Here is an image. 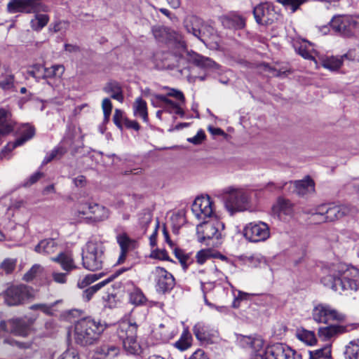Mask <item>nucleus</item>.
I'll list each match as a JSON object with an SVG mask.
<instances>
[{
    "instance_id": "nucleus-1",
    "label": "nucleus",
    "mask_w": 359,
    "mask_h": 359,
    "mask_svg": "<svg viewBox=\"0 0 359 359\" xmlns=\"http://www.w3.org/2000/svg\"><path fill=\"white\" fill-rule=\"evenodd\" d=\"M322 272L320 282L335 292L359 289V270L353 266L332 263L323 266Z\"/></svg>"
},
{
    "instance_id": "nucleus-2",
    "label": "nucleus",
    "mask_w": 359,
    "mask_h": 359,
    "mask_svg": "<svg viewBox=\"0 0 359 359\" xmlns=\"http://www.w3.org/2000/svg\"><path fill=\"white\" fill-rule=\"evenodd\" d=\"M106 325L90 318L79 320L74 325L75 341L81 346L92 345L97 341Z\"/></svg>"
},
{
    "instance_id": "nucleus-3",
    "label": "nucleus",
    "mask_w": 359,
    "mask_h": 359,
    "mask_svg": "<svg viewBox=\"0 0 359 359\" xmlns=\"http://www.w3.org/2000/svg\"><path fill=\"white\" fill-rule=\"evenodd\" d=\"M138 325L128 320H121L116 327V333L122 341L126 351L131 355H139L142 348L137 340Z\"/></svg>"
},
{
    "instance_id": "nucleus-4",
    "label": "nucleus",
    "mask_w": 359,
    "mask_h": 359,
    "mask_svg": "<svg viewBox=\"0 0 359 359\" xmlns=\"http://www.w3.org/2000/svg\"><path fill=\"white\" fill-rule=\"evenodd\" d=\"M105 247L97 239L86 243L82 252V262L84 268L89 271L101 269L104 259Z\"/></svg>"
},
{
    "instance_id": "nucleus-5",
    "label": "nucleus",
    "mask_w": 359,
    "mask_h": 359,
    "mask_svg": "<svg viewBox=\"0 0 359 359\" xmlns=\"http://www.w3.org/2000/svg\"><path fill=\"white\" fill-rule=\"evenodd\" d=\"M224 224L216 217L205 220L196 226L198 241L206 245H217L222 239Z\"/></svg>"
},
{
    "instance_id": "nucleus-6",
    "label": "nucleus",
    "mask_w": 359,
    "mask_h": 359,
    "mask_svg": "<svg viewBox=\"0 0 359 359\" xmlns=\"http://www.w3.org/2000/svg\"><path fill=\"white\" fill-rule=\"evenodd\" d=\"M330 25L334 32L343 37L351 38L359 34V19L353 16L335 15Z\"/></svg>"
},
{
    "instance_id": "nucleus-7",
    "label": "nucleus",
    "mask_w": 359,
    "mask_h": 359,
    "mask_svg": "<svg viewBox=\"0 0 359 359\" xmlns=\"http://www.w3.org/2000/svg\"><path fill=\"white\" fill-rule=\"evenodd\" d=\"M224 205L231 215L247 209L248 196L241 189L228 187L224 191Z\"/></svg>"
},
{
    "instance_id": "nucleus-8",
    "label": "nucleus",
    "mask_w": 359,
    "mask_h": 359,
    "mask_svg": "<svg viewBox=\"0 0 359 359\" xmlns=\"http://www.w3.org/2000/svg\"><path fill=\"white\" fill-rule=\"evenodd\" d=\"M250 359H302V356L286 344H275L251 356Z\"/></svg>"
},
{
    "instance_id": "nucleus-9",
    "label": "nucleus",
    "mask_w": 359,
    "mask_h": 359,
    "mask_svg": "<svg viewBox=\"0 0 359 359\" xmlns=\"http://www.w3.org/2000/svg\"><path fill=\"white\" fill-rule=\"evenodd\" d=\"M6 10L11 14L16 13H36L47 12L48 7L40 2V0H10Z\"/></svg>"
},
{
    "instance_id": "nucleus-10",
    "label": "nucleus",
    "mask_w": 359,
    "mask_h": 359,
    "mask_svg": "<svg viewBox=\"0 0 359 359\" xmlns=\"http://www.w3.org/2000/svg\"><path fill=\"white\" fill-rule=\"evenodd\" d=\"M339 205L322 204L311 212V219L316 223L333 222L342 217Z\"/></svg>"
},
{
    "instance_id": "nucleus-11",
    "label": "nucleus",
    "mask_w": 359,
    "mask_h": 359,
    "mask_svg": "<svg viewBox=\"0 0 359 359\" xmlns=\"http://www.w3.org/2000/svg\"><path fill=\"white\" fill-rule=\"evenodd\" d=\"M5 302L8 306H18L32 298L31 287L25 285H12L5 292Z\"/></svg>"
},
{
    "instance_id": "nucleus-12",
    "label": "nucleus",
    "mask_w": 359,
    "mask_h": 359,
    "mask_svg": "<svg viewBox=\"0 0 359 359\" xmlns=\"http://www.w3.org/2000/svg\"><path fill=\"white\" fill-rule=\"evenodd\" d=\"M243 236L252 243L263 242L270 237V229L263 222H250L243 229Z\"/></svg>"
},
{
    "instance_id": "nucleus-13",
    "label": "nucleus",
    "mask_w": 359,
    "mask_h": 359,
    "mask_svg": "<svg viewBox=\"0 0 359 359\" xmlns=\"http://www.w3.org/2000/svg\"><path fill=\"white\" fill-rule=\"evenodd\" d=\"M191 211L198 220L215 218L213 202L209 196L197 197L192 203Z\"/></svg>"
},
{
    "instance_id": "nucleus-14",
    "label": "nucleus",
    "mask_w": 359,
    "mask_h": 359,
    "mask_svg": "<svg viewBox=\"0 0 359 359\" xmlns=\"http://www.w3.org/2000/svg\"><path fill=\"white\" fill-rule=\"evenodd\" d=\"M312 316L316 322L325 324L332 320L343 321L344 320L343 314L325 304H317L313 309Z\"/></svg>"
},
{
    "instance_id": "nucleus-15",
    "label": "nucleus",
    "mask_w": 359,
    "mask_h": 359,
    "mask_svg": "<svg viewBox=\"0 0 359 359\" xmlns=\"http://www.w3.org/2000/svg\"><path fill=\"white\" fill-rule=\"evenodd\" d=\"M179 48L178 55L180 58H186L189 62H191L201 68H211L216 65V63L209 57H204L194 51H189L184 42L180 41L177 43Z\"/></svg>"
},
{
    "instance_id": "nucleus-16",
    "label": "nucleus",
    "mask_w": 359,
    "mask_h": 359,
    "mask_svg": "<svg viewBox=\"0 0 359 359\" xmlns=\"http://www.w3.org/2000/svg\"><path fill=\"white\" fill-rule=\"evenodd\" d=\"M154 277L156 290L165 293L171 290L175 286V278L173 276L164 268L156 266L152 271Z\"/></svg>"
},
{
    "instance_id": "nucleus-17",
    "label": "nucleus",
    "mask_w": 359,
    "mask_h": 359,
    "mask_svg": "<svg viewBox=\"0 0 359 359\" xmlns=\"http://www.w3.org/2000/svg\"><path fill=\"white\" fill-rule=\"evenodd\" d=\"M0 330L20 337H27L30 332V326L22 319H10L0 322Z\"/></svg>"
},
{
    "instance_id": "nucleus-18",
    "label": "nucleus",
    "mask_w": 359,
    "mask_h": 359,
    "mask_svg": "<svg viewBox=\"0 0 359 359\" xmlns=\"http://www.w3.org/2000/svg\"><path fill=\"white\" fill-rule=\"evenodd\" d=\"M256 22L259 25H267L272 24L276 19V13L268 3L260 4L253 10Z\"/></svg>"
},
{
    "instance_id": "nucleus-19",
    "label": "nucleus",
    "mask_w": 359,
    "mask_h": 359,
    "mask_svg": "<svg viewBox=\"0 0 359 359\" xmlns=\"http://www.w3.org/2000/svg\"><path fill=\"white\" fill-rule=\"evenodd\" d=\"M116 238L121 249L116 264H121L125 262L128 252L135 250L137 243L135 240L131 239L126 233L118 234Z\"/></svg>"
},
{
    "instance_id": "nucleus-20",
    "label": "nucleus",
    "mask_w": 359,
    "mask_h": 359,
    "mask_svg": "<svg viewBox=\"0 0 359 359\" xmlns=\"http://www.w3.org/2000/svg\"><path fill=\"white\" fill-rule=\"evenodd\" d=\"M177 334V328L176 324L170 320L160 324L158 327L154 331V337L163 343L168 342Z\"/></svg>"
},
{
    "instance_id": "nucleus-21",
    "label": "nucleus",
    "mask_w": 359,
    "mask_h": 359,
    "mask_svg": "<svg viewBox=\"0 0 359 359\" xmlns=\"http://www.w3.org/2000/svg\"><path fill=\"white\" fill-rule=\"evenodd\" d=\"M184 23L185 28L189 33H191L194 36L203 41V37L206 27L203 25L201 18L196 16H191L185 20Z\"/></svg>"
},
{
    "instance_id": "nucleus-22",
    "label": "nucleus",
    "mask_w": 359,
    "mask_h": 359,
    "mask_svg": "<svg viewBox=\"0 0 359 359\" xmlns=\"http://www.w3.org/2000/svg\"><path fill=\"white\" fill-rule=\"evenodd\" d=\"M126 269H121L118 271H117L114 274L111 275L109 277H108L107 279L91 286L88 288L86 289L83 292L82 298L85 302H89L93 296L102 287H104L106 284L109 283V282L112 281L115 278H116L118 276H119L121 273H122L123 271H126Z\"/></svg>"
},
{
    "instance_id": "nucleus-23",
    "label": "nucleus",
    "mask_w": 359,
    "mask_h": 359,
    "mask_svg": "<svg viewBox=\"0 0 359 359\" xmlns=\"http://www.w3.org/2000/svg\"><path fill=\"white\" fill-rule=\"evenodd\" d=\"M193 332L199 341L207 342L211 341L217 334L215 330L203 323L196 324L193 328Z\"/></svg>"
},
{
    "instance_id": "nucleus-24",
    "label": "nucleus",
    "mask_w": 359,
    "mask_h": 359,
    "mask_svg": "<svg viewBox=\"0 0 359 359\" xmlns=\"http://www.w3.org/2000/svg\"><path fill=\"white\" fill-rule=\"evenodd\" d=\"M20 136L13 142H9L6 149L12 151L15 147L22 145L25 142L33 137L34 135V129L29 125L24 126L21 130Z\"/></svg>"
},
{
    "instance_id": "nucleus-25",
    "label": "nucleus",
    "mask_w": 359,
    "mask_h": 359,
    "mask_svg": "<svg viewBox=\"0 0 359 359\" xmlns=\"http://www.w3.org/2000/svg\"><path fill=\"white\" fill-rule=\"evenodd\" d=\"M347 58V54L340 56H323L321 57V64L325 69L337 71L341 67L344 60Z\"/></svg>"
},
{
    "instance_id": "nucleus-26",
    "label": "nucleus",
    "mask_w": 359,
    "mask_h": 359,
    "mask_svg": "<svg viewBox=\"0 0 359 359\" xmlns=\"http://www.w3.org/2000/svg\"><path fill=\"white\" fill-rule=\"evenodd\" d=\"M51 260L58 263L61 268L67 273H70L72 270L76 269L74 260L71 254L61 252L57 256L51 258Z\"/></svg>"
},
{
    "instance_id": "nucleus-27",
    "label": "nucleus",
    "mask_w": 359,
    "mask_h": 359,
    "mask_svg": "<svg viewBox=\"0 0 359 359\" xmlns=\"http://www.w3.org/2000/svg\"><path fill=\"white\" fill-rule=\"evenodd\" d=\"M346 328L340 325H330L318 329V336L323 341H327L338 334L344 332Z\"/></svg>"
},
{
    "instance_id": "nucleus-28",
    "label": "nucleus",
    "mask_w": 359,
    "mask_h": 359,
    "mask_svg": "<svg viewBox=\"0 0 359 359\" xmlns=\"http://www.w3.org/2000/svg\"><path fill=\"white\" fill-rule=\"evenodd\" d=\"M14 121L11 113L4 109H0V135H6L13 130Z\"/></svg>"
},
{
    "instance_id": "nucleus-29",
    "label": "nucleus",
    "mask_w": 359,
    "mask_h": 359,
    "mask_svg": "<svg viewBox=\"0 0 359 359\" xmlns=\"http://www.w3.org/2000/svg\"><path fill=\"white\" fill-rule=\"evenodd\" d=\"M58 245L53 238H47L41 241L35 247L34 250L37 253L50 255L55 253L57 250Z\"/></svg>"
},
{
    "instance_id": "nucleus-30",
    "label": "nucleus",
    "mask_w": 359,
    "mask_h": 359,
    "mask_svg": "<svg viewBox=\"0 0 359 359\" xmlns=\"http://www.w3.org/2000/svg\"><path fill=\"white\" fill-rule=\"evenodd\" d=\"M90 217L95 222H100L107 219L109 216V211L104 206L96 203H91Z\"/></svg>"
},
{
    "instance_id": "nucleus-31",
    "label": "nucleus",
    "mask_w": 359,
    "mask_h": 359,
    "mask_svg": "<svg viewBox=\"0 0 359 359\" xmlns=\"http://www.w3.org/2000/svg\"><path fill=\"white\" fill-rule=\"evenodd\" d=\"M221 22L224 27L229 29H241L245 26V20L237 15L224 16Z\"/></svg>"
},
{
    "instance_id": "nucleus-32",
    "label": "nucleus",
    "mask_w": 359,
    "mask_h": 359,
    "mask_svg": "<svg viewBox=\"0 0 359 359\" xmlns=\"http://www.w3.org/2000/svg\"><path fill=\"white\" fill-rule=\"evenodd\" d=\"M294 184L295 191L299 195H305L309 193H312L315 190L314 182L309 177L302 180L295 181Z\"/></svg>"
},
{
    "instance_id": "nucleus-33",
    "label": "nucleus",
    "mask_w": 359,
    "mask_h": 359,
    "mask_svg": "<svg viewBox=\"0 0 359 359\" xmlns=\"http://www.w3.org/2000/svg\"><path fill=\"white\" fill-rule=\"evenodd\" d=\"M151 102L154 106L163 107L164 111L168 112L177 104L163 95H154Z\"/></svg>"
},
{
    "instance_id": "nucleus-34",
    "label": "nucleus",
    "mask_w": 359,
    "mask_h": 359,
    "mask_svg": "<svg viewBox=\"0 0 359 359\" xmlns=\"http://www.w3.org/2000/svg\"><path fill=\"white\" fill-rule=\"evenodd\" d=\"M133 107L135 116L141 117L144 122L148 121L147 102L142 97L135 99Z\"/></svg>"
},
{
    "instance_id": "nucleus-35",
    "label": "nucleus",
    "mask_w": 359,
    "mask_h": 359,
    "mask_svg": "<svg viewBox=\"0 0 359 359\" xmlns=\"http://www.w3.org/2000/svg\"><path fill=\"white\" fill-rule=\"evenodd\" d=\"M309 359H332V346L326 344L321 348L309 351Z\"/></svg>"
},
{
    "instance_id": "nucleus-36",
    "label": "nucleus",
    "mask_w": 359,
    "mask_h": 359,
    "mask_svg": "<svg viewBox=\"0 0 359 359\" xmlns=\"http://www.w3.org/2000/svg\"><path fill=\"white\" fill-rule=\"evenodd\" d=\"M96 353L102 358H113L118 355L119 348L114 344H103L97 348Z\"/></svg>"
},
{
    "instance_id": "nucleus-37",
    "label": "nucleus",
    "mask_w": 359,
    "mask_h": 359,
    "mask_svg": "<svg viewBox=\"0 0 359 359\" xmlns=\"http://www.w3.org/2000/svg\"><path fill=\"white\" fill-rule=\"evenodd\" d=\"M104 90L111 95V98L122 102L123 101V95L121 86L115 81L109 82L104 88Z\"/></svg>"
},
{
    "instance_id": "nucleus-38",
    "label": "nucleus",
    "mask_w": 359,
    "mask_h": 359,
    "mask_svg": "<svg viewBox=\"0 0 359 359\" xmlns=\"http://www.w3.org/2000/svg\"><path fill=\"white\" fill-rule=\"evenodd\" d=\"M192 337L188 329L184 330L179 340L175 342L174 346L181 351L187 350L191 346Z\"/></svg>"
},
{
    "instance_id": "nucleus-39",
    "label": "nucleus",
    "mask_w": 359,
    "mask_h": 359,
    "mask_svg": "<svg viewBox=\"0 0 359 359\" xmlns=\"http://www.w3.org/2000/svg\"><path fill=\"white\" fill-rule=\"evenodd\" d=\"M91 203L92 202L87 201L85 203H78L72 211L74 219L80 220L84 217H88V215H90V209L89 207H91Z\"/></svg>"
},
{
    "instance_id": "nucleus-40",
    "label": "nucleus",
    "mask_w": 359,
    "mask_h": 359,
    "mask_svg": "<svg viewBox=\"0 0 359 359\" xmlns=\"http://www.w3.org/2000/svg\"><path fill=\"white\" fill-rule=\"evenodd\" d=\"M34 14V17L30 21V26L33 30L39 32L46 26L49 21V17L46 14L39 13Z\"/></svg>"
},
{
    "instance_id": "nucleus-41",
    "label": "nucleus",
    "mask_w": 359,
    "mask_h": 359,
    "mask_svg": "<svg viewBox=\"0 0 359 359\" xmlns=\"http://www.w3.org/2000/svg\"><path fill=\"white\" fill-rule=\"evenodd\" d=\"M241 341L243 346H246L255 351V353L252 355L264 351L262 349L263 341L260 339H255L250 337L244 336L242 337Z\"/></svg>"
},
{
    "instance_id": "nucleus-42",
    "label": "nucleus",
    "mask_w": 359,
    "mask_h": 359,
    "mask_svg": "<svg viewBox=\"0 0 359 359\" xmlns=\"http://www.w3.org/2000/svg\"><path fill=\"white\" fill-rule=\"evenodd\" d=\"M344 356L346 359H359V339L349 342L346 346Z\"/></svg>"
},
{
    "instance_id": "nucleus-43",
    "label": "nucleus",
    "mask_w": 359,
    "mask_h": 359,
    "mask_svg": "<svg viewBox=\"0 0 359 359\" xmlns=\"http://www.w3.org/2000/svg\"><path fill=\"white\" fill-rule=\"evenodd\" d=\"M296 336L298 339L309 346H313L317 342L315 334L311 331L304 329L297 330Z\"/></svg>"
},
{
    "instance_id": "nucleus-44",
    "label": "nucleus",
    "mask_w": 359,
    "mask_h": 359,
    "mask_svg": "<svg viewBox=\"0 0 359 359\" xmlns=\"http://www.w3.org/2000/svg\"><path fill=\"white\" fill-rule=\"evenodd\" d=\"M130 302L135 305H142L147 301L143 292L138 287H134L129 294Z\"/></svg>"
},
{
    "instance_id": "nucleus-45",
    "label": "nucleus",
    "mask_w": 359,
    "mask_h": 359,
    "mask_svg": "<svg viewBox=\"0 0 359 359\" xmlns=\"http://www.w3.org/2000/svg\"><path fill=\"white\" fill-rule=\"evenodd\" d=\"M65 72V67L62 65H53L50 67H45L43 74V79H46L53 77H60Z\"/></svg>"
},
{
    "instance_id": "nucleus-46",
    "label": "nucleus",
    "mask_w": 359,
    "mask_h": 359,
    "mask_svg": "<svg viewBox=\"0 0 359 359\" xmlns=\"http://www.w3.org/2000/svg\"><path fill=\"white\" fill-rule=\"evenodd\" d=\"M66 152L67 150L62 147H57L46 154L42 164L45 165L54 159L60 158Z\"/></svg>"
},
{
    "instance_id": "nucleus-47",
    "label": "nucleus",
    "mask_w": 359,
    "mask_h": 359,
    "mask_svg": "<svg viewBox=\"0 0 359 359\" xmlns=\"http://www.w3.org/2000/svg\"><path fill=\"white\" fill-rule=\"evenodd\" d=\"M294 48L298 54L304 59L314 60V57L311 53L310 43L307 44L306 42H303L302 43H300L298 47L294 46Z\"/></svg>"
},
{
    "instance_id": "nucleus-48",
    "label": "nucleus",
    "mask_w": 359,
    "mask_h": 359,
    "mask_svg": "<svg viewBox=\"0 0 359 359\" xmlns=\"http://www.w3.org/2000/svg\"><path fill=\"white\" fill-rule=\"evenodd\" d=\"M307 1L308 0H277V2L282 4L285 8L290 9L292 13H294L300 6Z\"/></svg>"
},
{
    "instance_id": "nucleus-49",
    "label": "nucleus",
    "mask_w": 359,
    "mask_h": 359,
    "mask_svg": "<svg viewBox=\"0 0 359 359\" xmlns=\"http://www.w3.org/2000/svg\"><path fill=\"white\" fill-rule=\"evenodd\" d=\"M342 217H355L359 212V208L351 203L340 204Z\"/></svg>"
},
{
    "instance_id": "nucleus-50",
    "label": "nucleus",
    "mask_w": 359,
    "mask_h": 359,
    "mask_svg": "<svg viewBox=\"0 0 359 359\" xmlns=\"http://www.w3.org/2000/svg\"><path fill=\"white\" fill-rule=\"evenodd\" d=\"M44 68L45 67L42 65L35 64L29 67L27 70V74L39 81L43 79Z\"/></svg>"
},
{
    "instance_id": "nucleus-51",
    "label": "nucleus",
    "mask_w": 359,
    "mask_h": 359,
    "mask_svg": "<svg viewBox=\"0 0 359 359\" xmlns=\"http://www.w3.org/2000/svg\"><path fill=\"white\" fill-rule=\"evenodd\" d=\"M14 83V76L9 69H5L4 79L0 81V87L3 89L11 88Z\"/></svg>"
},
{
    "instance_id": "nucleus-52",
    "label": "nucleus",
    "mask_w": 359,
    "mask_h": 359,
    "mask_svg": "<svg viewBox=\"0 0 359 359\" xmlns=\"http://www.w3.org/2000/svg\"><path fill=\"white\" fill-rule=\"evenodd\" d=\"M277 205L280 212L287 215L292 214V207L291 203L288 200L279 198Z\"/></svg>"
},
{
    "instance_id": "nucleus-53",
    "label": "nucleus",
    "mask_w": 359,
    "mask_h": 359,
    "mask_svg": "<svg viewBox=\"0 0 359 359\" xmlns=\"http://www.w3.org/2000/svg\"><path fill=\"white\" fill-rule=\"evenodd\" d=\"M43 268L39 264H34L23 276V280L29 282L32 280L37 274L41 273Z\"/></svg>"
},
{
    "instance_id": "nucleus-54",
    "label": "nucleus",
    "mask_w": 359,
    "mask_h": 359,
    "mask_svg": "<svg viewBox=\"0 0 359 359\" xmlns=\"http://www.w3.org/2000/svg\"><path fill=\"white\" fill-rule=\"evenodd\" d=\"M18 227L15 226L13 229L9 231H6L4 233L0 231V241L4 240H12V241H18L21 238V233H16L15 231Z\"/></svg>"
},
{
    "instance_id": "nucleus-55",
    "label": "nucleus",
    "mask_w": 359,
    "mask_h": 359,
    "mask_svg": "<svg viewBox=\"0 0 359 359\" xmlns=\"http://www.w3.org/2000/svg\"><path fill=\"white\" fill-rule=\"evenodd\" d=\"M16 266V260L8 258L4 260L1 264V268L6 273H11L13 271Z\"/></svg>"
},
{
    "instance_id": "nucleus-56",
    "label": "nucleus",
    "mask_w": 359,
    "mask_h": 359,
    "mask_svg": "<svg viewBox=\"0 0 359 359\" xmlns=\"http://www.w3.org/2000/svg\"><path fill=\"white\" fill-rule=\"evenodd\" d=\"M104 120L108 121L112 110V104L109 98H104L102 102Z\"/></svg>"
},
{
    "instance_id": "nucleus-57",
    "label": "nucleus",
    "mask_w": 359,
    "mask_h": 359,
    "mask_svg": "<svg viewBox=\"0 0 359 359\" xmlns=\"http://www.w3.org/2000/svg\"><path fill=\"white\" fill-rule=\"evenodd\" d=\"M69 273L65 271V273L53 271L52 273L53 280L60 284H65L67 280V276Z\"/></svg>"
},
{
    "instance_id": "nucleus-58",
    "label": "nucleus",
    "mask_w": 359,
    "mask_h": 359,
    "mask_svg": "<svg viewBox=\"0 0 359 359\" xmlns=\"http://www.w3.org/2000/svg\"><path fill=\"white\" fill-rule=\"evenodd\" d=\"M4 343L11 346H16L17 347L23 349L29 348L32 346L31 342H20L10 338L5 339L4 340Z\"/></svg>"
},
{
    "instance_id": "nucleus-59",
    "label": "nucleus",
    "mask_w": 359,
    "mask_h": 359,
    "mask_svg": "<svg viewBox=\"0 0 359 359\" xmlns=\"http://www.w3.org/2000/svg\"><path fill=\"white\" fill-rule=\"evenodd\" d=\"M58 359H80V357L76 350L70 348L65 351Z\"/></svg>"
},
{
    "instance_id": "nucleus-60",
    "label": "nucleus",
    "mask_w": 359,
    "mask_h": 359,
    "mask_svg": "<svg viewBox=\"0 0 359 359\" xmlns=\"http://www.w3.org/2000/svg\"><path fill=\"white\" fill-rule=\"evenodd\" d=\"M205 137V133L202 130H200L198 131L197 134L195 136H194L193 137L188 138L187 141L195 145H198L202 143Z\"/></svg>"
},
{
    "instance_id": "nucleus-61",
    "label": "nucleus",
    "mask_w": 359,
    "mask_h": 359,
    "mask_svg": "<svg viewBox=\"0 0 359 359\" xmlns=\"http://www.w3.org/2000/svg\"><path fill=\"white\" fill-rule=\"evenodd\" d=\"M166 96L173 97L181 103L184 102V96L182 91L174 89V88H168V92Z\"/></svg>"
},
{
    "instance_id": "nucleus-62",
    "label": "nucleus",
    "mask_w": 359,
    "mask_h": 359,
    "mask_svg": "<svg viewBox=\"0 0 359 359\" xmlns=\"http://www.w3.org/2000/svg\"><path fill=\"white\" fill-rule=\"evenodd\" d=\"M152 32L154 37L159 41L164 40V35L165 34V29L161 27H154L152 29Z\"/></svg>"
},
{
    "instance_id": "nucleus-63",
    "label": "nucleus",
    "mask_w": 359,
    "mask_h": 359,
    "mask_svg": "<svg viewBox=\"0 0 359 359\" xmlns=\"http://www.w3.org/2000/svg\"><path fill=\"white\" fill-rule=\"evenodd\" d=\"M209 254L205 250H200L196 255V261L198 264H203L209 258Z\"/></svg>"
},
{
    "instance_id": "nucleus-64",
    "label": "nucleus",
    "mask_w": 359,
    "mask_h": 359,
    "mask_svg": "<svg viewBox=\"0 0 359 359\" xmlns=\"http://www.w3.org/2000/svg\"><path fill=\"white\" fill-rule=\"evenodd\" d=\"M189 359H208L204 351L201 349L196 350Z\"/></svg>"
}]
</instances>
